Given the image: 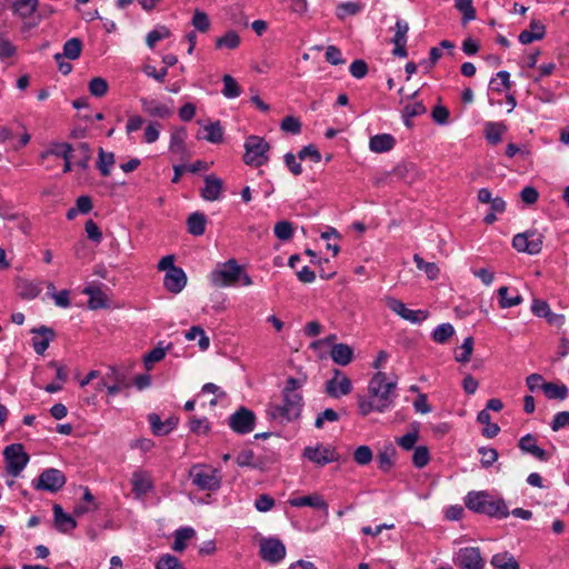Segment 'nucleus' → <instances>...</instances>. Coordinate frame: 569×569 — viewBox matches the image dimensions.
<instances>
[{
	"label": "nucleus",
	"mask_w": 569,
	"mask_h": 569,
	"mask_svg": "<svg viewBox=\"0 0 569 569\" xmlns=\"http://www.w3.org/2000/svg\"><path fill=\"white\" fill-rule=\"evenodd\" d=\"M170 37V31L166 27H161L160 29L152 30L147 36V44L152 49L154 48L156 43L164 38Z\"/></svg>",
	"instance_id": "61"
},
{
	"label": "nucleus",
	"mask_w": 569,
	"mask_h": 569,
	"mask_svg": "<svg viewBox=\"0 0 569 569\" xmlns=\"http://www.w3.org/2000/svg\"><path fill=\"white\" fill-rule=\"evenodd\" d=\"M131 482H132V491L137 498L147 493L152 488V482L150 480V477L144 472H140V471L134 472L132 476Z\"/></svg>",
	"instance_id": "30"
},
{
	"label": "nucleus",
	"mask_w": 569,
	"mask_h": 569,
	"mask_svg": "<svg viewBox=\"0 0 569 569\" xmlns=\"http://www.w3.org/2000/svg\"><path fill=\"white\" fill-rule=\"evenodd\" d=\"M302 456L318 466H325L339 459V455L335 449L323 447L322 445L306 447Z\"/></svg>",
	"instance_id": "14"
},
{
	"label": "nucleus",
	"mask_w": 569,
	"mask_h": 569,
	"mask_svg": "<svg viewBox=\"0 0 569 569\" xmlns=\"http://www.w3.org/2000/svg\"><path fill=\"white\" fill-rule=\"evenodd\" d=\"M186 137H187V132L183 127L176 129L171 133L170 146H169V150L172 153L179 154L182 158L189 156L187 147H186V141H184Z\"/></svg>",
	"instance_id": "26"
},
{
	"label": "nucleus",
	"mask_w": 569,
	"mask_h": 569,
	"mask_svg": "<svg viewBox=\"0 0 569 569\" xmlns=\"http://www.w3.org/2000/svg\"><path fill=\"white\" fill-rule=\"evenodd\" d=\"M187 284V276L179 267H172L167 271L163 280L164 288L172 293H179Z\"/></svg>",
	"instance_id": "17"
},
{
	"label": "nucleus",
	"mask_w": 569,
	"mask_h": 569,
	"mask_svg": "<svg viewBox=\"0 0 569 569\" xmlns=\"http://www.w3.org/2000/svg\"><path fill=\"white\" fill-rule=\"evenodd\" d=\"M71 151H72V146L70 143L54 142L51 144V147L48 150L40 153V158L46 159L49 156L61 157L64 160L63 172H69V171H71Z\"/></svg>",
	"instance_id": "18"
},
{
	"label": "nucleus",
	"mask_w": 569,
	"mask_h": 569,
	"mask_svg": "<svg viewBox=\"0 0 569 569\" xmlns=\"http://www.w3.org/2000/svg\"><path fill=\"white\" fill-rule=\"evenodd\" d=\"M140 102L142 110L151 117L166 119L172 116V110L166 104L158 103L157 101L147 98H141Z\"/></svg>",
	"instance_id": "25"
},
{
	"label": "nucleus",
	"mask_w": 569,
	"mask_h": 569,
	"mask_svg": "<svg viewBox=\"0 0 569 569\" xmlns=\"http://www.w3.org/2000/svg\"><path fill=\"white\" fill-rule=\"evenodd\" d=\"M455 333V329L450 323L438 326L432 332V339L438 343H446Z\"/></svg>",
	"instance_id": "45"
},
{
	"label": "nucleus",
	"mask_w": 569,
	"mask_h": 569,
	"mask_svg": "<svg viewBox=\"0 0 569 569\" xmlns=\"http://www.w3.org/2000/svg\"><path fill=\"white\" fill-rule=\"evenodd\" d=\"M243 162L254 168L262 167L269 161L270 144L264 138L259 136H249L244 141Z\"/></svg>",
	"instance_id": "2"
},
{
	"label": "nucleus",
	"mask_w": 569,
	"mask_h": 569,
	"mask_svg": "<svg viewBox=\"0 0 569 569\" xmlns=\"http://www.w3.org/2000/svg\"><path fill=\"white\" fill-rule=\"evenodd\" d=\"M101 386H106L108 395L114 396L120 391L131 387L128 375L117 367H109L108 371L101 377Z\"/></svg>",
	"instance_id": "9"
},
{
	"label": "nucleus",
	"mask_w": 569,
	"mask_h": 569,
	"mask_svg": "<svg viewBox=\"0 0 569 569\" xmlns=\"http://www.w3.org/2000/svg\"><path fill=\"white\" fill-rule=\"evenodd\" d=\"M491 565L497 569H520L518 561L507 551L495 555Z\"/></svg>",
	"instance_id": "33"
},
{
	"label": "nucleus",
	"mask_w": 569,
	"mask_h": 569,
	"mask_svg": "<svg viewBox=\"0 0 569 569\" xmlns=\"http://www.w3.org/2000/svg\"><path fill=\"white\" fill-rule=\"evenodd\" d=\"M455 563L461 569H483L485 566L480 549L477 547L461 548L457 553Z\"/></svg>",
	"instance_id": "13"
},
{
	"label": "nucleus",
	"mask_w": 569,
	"mask_h": 569,
	"mask_svg": "<svg viewBox=\"0 0 569 569\" xmlns=\"http://www.w3.org/2000/svg\"><path fill=\"white\" fill-rule=\"evenodd\" d=\"M430 460L429 450L426 446H419L415 449L412 463L417 468H423Z\"/></svg>",
	"instance_id": "52"
},
{
	"label": "nucleus",
	"mask_w": 569,
	"mask_h": 569,
	"mask_svg": "<svg viewBox=\"0 0 569 569\" xmlns=\"http://www.w3.org/2000/svg\"><path fill=\"white\" fill-rule=\"evenodd\" d=\"M353 460L360 465L366 466L372 460V450L368 446H360L353 452Z\"/></svg>",
	"instance_id": "56"
},
{
	"label": "nucleus",
	"mask_w": 569,
	"mask_h": 569,
	"mask_svg": "<svg viewBox=\"0 0 569 569\" xmlns=\"http://www.w3.org/2000/svg\"><path fill=\"white\" fill-rule=\"evenodd\" d=\"M181 567L182 563L179 559L169 553L161 556L156 565V569H179Z\"/></svg>",
	"instance_id": "58"
},
{
	"label": "nucleus",
	"mask_w": 569,
	"mask_h": 569,
	"mask_svg": "<svg viewBox=\"0 0 569 569\" xmlns=\"http://www.w3.org/2000/svg\"><path fill=\"white\" fill-rule=\"evenodd\" d=\"M478 451L482 456L481 466L483 468L491 467L498 460L499 455L495 448L481 447V448H479Z\"/></svg>",
	"instance_id": "57"
},
{
	"label": "nucleus",
	"mask_w": 569,
	"mask_h": 569,
	"mask_svg": "<svg viewBox=\"0 0 569 569\" xmlns=\"http://www.w3.org/2000/svg\"><path fill=\"white\" fill-rule=\"evenodd\" d=\"M239 44H240V37L233 30L226 32L222 37L217 38V40H216L217 48L226 47L228 49H236V48H238Z\"/></svg>",
	"instance_id": "43"
},
{
	"label": "nucleus",
	"mask_w": 569,
	"mask_h": 569,
	"mask_svg": "<svg viewBox=\"0 0 569 569\" xmlns=\"http://www.w3.org/2000/svg\"><path fill=\"white\" fill-rule=\"evenodd\" d=\"M396 144V140L391 134L382 133L370 138L369 148L372 152L381 153L391 150Z\"/></svg>",
	"instance_id": "27"
},
{
	"label": "nucleus",
	"mask_w": 569,
	"mask_h": 569,
	"mask_svg": "<svg viewBox=\"0 0 569 569\" xmlns=\"http://www.w3.org/2000/svg\"><path fill=\"white\" fill-rule=\"evenodd\" d=\"M396 456V450L395 448H387L385 451H381L379 455H378V462H379V468L385 471V472H388L392 466H393V461H392V458Z\"/></svg>",
	"instance_id": "53"
},
{
	"label": "nucleus",
	"mask_w": 569,
	"mask_h": 569,
	"mask_svg": "<svg viewBox=\"0 0 569 569\" xmlns=\"http://www.w3.org/2000/svg\"><path fill=\"white\" fill-rule=\"evenodd\" d=\"M541 389L549 399L563 400L568 395V388L565 385L547 382L545 385H541Z\"/></svg>",
	"instance_id": "39"
},
{
	"label": "nucleus",
	"mask_w": 569,
	"mask_h": 569,
	"mask_svg": "<svg viewBox=\"0 0 569 569\" xmlns=\"http://www.w3.org/2000/svg\"><path fill=\"white\" fill-rule=\"evenodd\" d=\"M192 26L200 32H207L210 28V20L206 12L196 9L192 17Z\"/></svg>",
	"instance_id": "51"
},
{
	"label": "nucleus",
	"mask_w": 569,
	"mask_h": 569,
	"mask_svg": "<svg viewBox=\"0 0 569 569\" xmlns=\"http://www.w3.org/2000/svg\"><path fill=\"white\" fill-rule=\"evenodd\" d=\"M66 476L56 468L43 470L34 481L36 490L58 492L66 485Z\"/></svg>",
	"instance_id": "10"
},
{
	"label": "nucleus",
	"mask_w": 569,
	"mask_h": 569,
	"mask_svg": "<svg viewBox=\"0 0 569 569\" xmlns=\"http://www.w3.org/2000/svg\"><path fill=\"white\" fill-rule=\"evenodd\" d=\"M171 347H172V345L169 343L167 347L163 348V347H161V342H160L158 347H156L150 352L144 355L143 363H144V367L147 368V370H150L152 368L153 363L161 361L166 356V351L171 349Z\"/></svg>",
	"instance_id": "36"
},
{
	"label": "nucleus",
	"mask_w": 569,
	"mask_h": 569,
	"mask_svg": "<svg viewBox=\"0 0 569 569\" xmlns=\"http://www.w3.org/2000/svg\"><path fill=\"white\" fill-rule=\"evenodd\" d=\"M17 53V47L0 34V59L4 60L7 58H11Z\"/></svg>",
	"instance_id": "59"
},
{
	"label": "nucleus",
	"mask_w": 569,
	"mask_h": 569,
	"mask_svg": "<svg viewBox=\"0 0 569 569\" xmlns=\"http://www.w3.org/2000/svg\"><path fill=\"white\" fill-rule=\"evenodd\" d=\"M223 81V94L227 98H236L240 94V87L236 82V80L230 74H224L222 78Z\"/></svg>",
	"instance_id": "54"
},
{
	"label": "nucleus",
	"mask_w": 569,
	"mask_h": 569,
	"mask_svg": "<svg viewBox=\"0 0 569 569\" xmlns=\"http://www.w3.org/2000/svg\"><path fill=\"white\" fill-rule=\"evenodd\" d=\"M260 557L270 563H277L286 556V547L277 538H263L260 540Z\"/></svg>",
	"instance_id": "12"
},
{
	"label": "nucleus",
	"mask_w": 569,
	"mask_h": 569,
	"mask_svg": "<svg viewBox=\"0 0 569 569\" xmlns=\"http://www.w3.org/2000/svg\"><path fill=\"white\" fill-rule=\"evenodd\" d=\"M82 42L79 38H71L63 46V57L74 60L78 59L81 54Z\"/></svg>",
	"instance_id": "42"
},
{
	"label": "nucleus",
	"mask_w": 569,
	"mask_h": 569,
	"mask_svg": "<svg viewBox=\"0 0 569 569\" xmlns=\"http://www.w3.org/2000/svg\"><path fill=\"white\" fill-rule=\"evenodd\" d=\"M301 122L298 118L293 116H287L282 119L280 128L284 132H289L292 134H298L301 131Z\"/></svg>",
	"instance_id": "55"
},
{
	"label": "nucleus",
	"mask_w": 569,
	"mask_h": 569,
	"mask_svg": "<svg viewBox=\"0 0 569 569\" xmlns=\"http://www.w3.org/2000/svg\"><path fill=\"white\" fill-rule=\"evenodd\" d=\"M89 296L88 308L91 310L107 309L110 307L108 296L99 288L94 286H88L82 291Z\"/></svg>",
	"instance_id": "21"
},
{
	"label": "nucleus",
	"mask_w": 569,
	"mask_h": 569,
	"mask_svg": "<svg viewBox=\"0 0 569 569\" xmlns=\"http://www.w3.org/2000/svg\"><path fill=\"white\" fill-rule=\"evenodd\" d=\"M419 435L418 431L408 432L407 435L397 438V443L405 450H411L415 448L416 442L418 441Z\"/></svg>",
	"instance_id": "63"
},
{
	"label": "nucleus",
	"mask_w": 569,
	"mask_h": 569,
	"mask_svg": "<svg viewBox=\"0 0 569 569\" xmlns=\"http://www.w3.org/2000/svg\"><path fill=\"white\" fill-rule=\"evenodd\" d=\"M240 276L241 266L232 258L223 263H219L210 273V280L218 288L231 287L238 283Z\"/></svg>",
	"instance_id": "5"
},
{
	"label": "nucleus",
	"mask_w": 569,
	"mask_h": 569,
	"mask_svg": "<svg viewBox=\"0 0 569 569\" xmlns=\"http://www.w3.org/2000/svg\"><path fill=\"white\" fill-rule=\"evenodd\" d=\"M455 7L463 14V24L476 19V9L472 6V0H456Z\"/></svg>",
	"instance_id": "44"
},
{
	"label": "nucleus",
	"mask_w": 569,
	"mask_h": 569,
	"mask_svg": "<svg viewBox=\"0 0 569 569\" xmlns=\"http://www.w3.org/2000/svg\"><path fill=\"white\" fill-rule=\"evenodd\" d=\"M339 415L333 409H326L321 413L318 415L315 421V427L317 429H321L323 427L325 421H338Z\"/></svg>",
	"instance_id": "64"
},
{
	"label": "nucleus",
	"mask_w": 569,
	"mask_h": 569,
	"mask_svg": "<svg viewBox=\"0 0 569 569\" xmlns=\"http://www.w3.org/2000/svg\"><path fill=\"white\" fill-rule=\"evenodd\" d=\"M386 305L391 311H393L395 313H397L405 320H408L413 323L420 322L421 320H425L428 317V313L426 311L410 310L406 307V305L402 301H400L393 297H387Z\"/></svg>",
	"instance_id": "15"
},
{
	"label": "nucleus",
	"mask_w": 569,
	"mask_h": 569,
	"mask_svg": "<svg viewBox=\"0 0 569 569\" xmlns=\"http://www.w3.org/2000/svg\"><path fill=\"white\" fill-rule=\"evenodd\" d=\"M273 231H274L276 237L282 241L290 240L293 236L292 223L287 220L277 222L274 224Z\"/></svg>",
	"instance_id": "49"
},
{
	"label": "nucleus",
	"mask_w": 569,
	"mask_h": 569,
	"mask_svg": "<svg viewBox=\"0 0 569 569\" xmlns=\"http://www.w3.org/2000/svg\"><path fill=\"white\" fill-rule=\"evenodd\" d=\"M413 261L419 270L426 272L429 280H435L440 273L439 267L435 262H426L419 254H413Z\"/></svg>",
	"instance_id": "37"
},
{
	"label": "nucleus",
	"mask_w": 569,
	"mask_h": 569,
	"mask_svg": "<svg viewBox=\"0 0 569 569\" xmlns=\"http://www.w3.org/2000/svg\"><path fill=\"white\" fill-rule=\"evenodd\" d=\"M3 456L7 462L6 469L13 477H18L29 461V456L21 443L6 447Z\"/></svg>",
	"instance_id": "7"
},
{
	"label": "nucleus",
	"mask_w": 569,
	"mask_h": 569,
	"mask_svg": "<svg viewBox=\"0 0 569 569\" xmlns=\"http://www.w3.org/2000/svg\"><path fill=\"white\" fill-rule=\"evenodd\" d=\"M358 407L360 415L363 417L368 416L373 410L383 412V405H378L371 397H369V399L359 398Z\"/></svg>",
	"instance_id": "50"
},
{
	"label": "nucleus",
	"mask_w": 569,
	"mask_h": 569,
	"mask_svg": "<svg viewBox=\"0 0 569 569\" xmlns=\"http://www.w3.org/2000/svg\"><path fill=\"white\" fill-rule=\"evenodd\" d=\"M92 150L87 142H81L78 144L76 149L72 148L71 159H77V166L83 170L89 168V162L91 160Z\"/></svg>",
	"instance_id": "31"
},
{
	"label": "nucleus",
	"mask_w": 569,
	"mask_h": 569,
	"mask_svg": "<svg viewBox=\"0 0 569 569\" xmlns=\"http://www.w3.org/2000/svg\"><path fill=\"white\" fill-rule=\"evenodd\" d=\"M206 134L202 137L211 143H221L223 141V128L219 121L211 122L203 127Z\"/></svg>",
	"instance_id": "35"
},
{
	"label": "nucleus",
	"mask_w": 569,
	"mask_h": 569,
	"mask_svg": "<svg viewBox=\"0 0 569 569\" xmlns=\"http://www.w3.org/2000/svg\"><path fill=\"white\" fill-rule=\"evenodd\" d=\"M466 507L489 517L506 518L509 509L503 499L491 500L487 492H470L466 498Z\"/></svg>",
	"instance_id": "1"
},
{
	"label": "nucleus",
	"mask_w": 569,
	"mask_h": 569,
	"mask_svg": "<svg viewBox=\"0 0 569 569\" xmlns=\"http://www.w3.org/2000/svg\"><path fill=\"white\" fill-rule=\"evenodd\" d=\"M194 536V530L192 528H182L176 531L174 533V542L172 549L178 552H182L187 545L186 540L191 539Z\"/></svg>",
	"instance_id": "41"
},
{
	"label": "nucleus",
	"mask_w": 569,
	"mask_h": 569,
	"mask_svg": "<svg viewBox=\"0 0 569 569\" xmlns=\"http://www.w3.org/2000/svg\"><path fill=\"white\" fill-rule=\"evenodd\" d=\"M38 4V0H17L13 9L21 18H28L37 10Z\"/></svg>",
	"instance_id": "40"
},
{
	"label": "nucleus",
	"mask_w": 569,
	"mask_h": 569,
	"mask_svg": "<svg viewBox=\"0 0 569 569\" xmlns=\"http://www.w3.org/2000/svg\"><path fill=\"white\" fill-rule=\"evenodd\" d=\"M223 190V181L214 174L204 177V187L201 190V197L208 201H216L220 198Z\"/></svg>",
	"instance_id": "19"
},
{
	"label": "nucleus",
	"mask_w": 569,
	"mask_h": 569,
	"mask_svg": "<svg viewBox=\"0 0 569 569\" xmlns=\"http://www.w3.org/2000/svg\"><path fill=\"white\" fill-rule=\"evenodd\" d=\"M459 349H460V352H456L455 359L458 362H462V363L469 362L471 359L472 352H473V338L472 337L466 338Z\"/></svg>",
	"instance_id": "46"
},
{
	"label": "nucleus",
	"mask_w": 569,
	"mask_h": 569,
	"mask_svg": "<svg viewBox=\"0 0 569 569\" xmlns=\"http://www.w3.org/2000/svg\"><path fill=\"white\" fill-rule=\"evenodd\" d=\"M507 130L503 123L488 122L485 127L486 138L491 144H497L501 140V134Z\"/></svg>",
	"instance_id": "38"
},
{
	"label": "nucleus",
	"mask_w": 569,
	"mask_h": 569,
	"mask_svg": "<svg viewBox=\"0 0 569 569\" xmlns=\"http://www.w3.org/2000/svg\"><path fill=\"white\" fill-rule=\"evenodd\" d=\"M256 422L254 413L244 408H239L234 413H232L229 418V427L237 433H249L253 430Z\"/></svg>",
	"instance_id": "11"
},
{
	"label": "nucleus",
	"mask_w": 569,
	"mask_h": 569,
	"mask_svg": "<svg viewBox=\"0 0 569 569\" xmlns=\"http://www.w3.org/2000/svg\"><path fill=\"white\" fill-rule=\"evenodd\" d=\"M508 287H500L498 289L499 305L502 309L511 308L522 302V298L519 295H516L511 297V299H508Z\"/></svg>",
	"instance_id": "48"
},
{
	"label": "nucleus",
	"mask_w": 569,
	"mask_h": 569,
	"mask_svg": "<svg viewBox=\"0 0 569 569\" xmlns=\"http://www.w3.org/2000/svg\"><path fill=\"white\" fill-rule=\"evenodd\" d=\"M88 88L92 96L101 98L108 92L109 86L106 79L96 77L90 80Z\"/></svg>",
	"instance_id": "47"
},
{
	"label": "nucleus",
	"mask_w": 569,
	"mask_h": 569,
	"mask_svg": "<svg viewBox=\"0 0 569 569\" xmlns=\"http://www.w3.org/2000/svg\"><path fill=\"white\" fill-rule=\"evenodd\" d=\"M333 373L335 377L326 382V392L332 398L349 395L352 390L351 380L342 376L338 381V377L342 375L339 369H335Z\"/></svg>",
	"instance_id": "16"
},
{
	"label": "nucleus",
	"mask_w": 569,
	"mask_h": 569,
	"mask_svg": "<svg viewBox=\"0 0 569 569\" xmlns=\"http://www.w3.org/2000/svg\"><path fill=\"white\" fill-rule=\"evenodd\" d=\"M292 507H312L317 509L327 510L328 505L320 495L313 493L309 496L298 497L289 500Z\"/></svg>",
	"instance_id": "29"
},
{
	"label": "nucleus",
	"mask_w": 569,
	"mask_h": 569,
	"mask_svg": "<svg viewBox=\"0 0 569 569\" xmlns=\"http://www.w3.org/2000/svg\"><path fill=\"white\" fill-rule=\"evenodd\" d=\"M114 153L106 152L102 148H99L97 168L101 176L109 177L110 168L114 164Z\"/></svg>",
	"instance_id": "34"
},
{
	"label": "nucleus",
	"mask_w": 569,
	"mask_h": 569,
	"mask_svg": "<svg viewBox=\"0 0 569 569\" xmlns=\"http://www.w3.org/2000/svg\"><path fill=\"white\" fill-rule=\"evenodd\" d=\"M546 34V28L545 26L537 20H532L530 22V30H523L519 34V41L522 44H529L533 42L535 40H541Z\"/></svg>",
	"instance_id": "28"
},
{
	"label": "nucleus",
	"mask_w": 569,
	"mask_h": 569,
	"mask_svg": "<svg viewBox=\"0 0 569 569\" xmlns=\"http://www.w3.org/2000/svg\"><path fill=\"white\" fill-rule=\"evenodd\" d=\"M543 234L536 230H528L513 237L512 246L519 252L538 254L542 250Z\"/></svg>",
	"instance_id": "8"
},
{
	"label": "nucleus",
	"mask_w": 569,
	"mask_h": 569,
	"mask_svg": "<svg viewBox=\"0 0 569 569\" xmlns=\"http://www.w3.org/2000/svg\"><path fill=\"white\" fill-rule=\"evenodd\" d=\"M206 216L201 212H193L187 219L188 231L192 236H202L206 231Z\"/></svg>",
	"instance_id": "32"
},
{
	"label": "nucleus",
	"mask_w": 569,
	"mask_h": 569,
	"mask_svg": "<svg viewBox=\"0 0 569 569\" xmlns=\"http://www.w3.org/2000/svg\"><path fill=\"white\" fill-rule=\"evenodd\" d=\"M189 477L201 490L213 491L220 488L221 478L218 475L217 469H211L204 465H196L189 471Z\"/></svg>",
	"instance_id": "6"
},
{
	"label": "nucleus",
	"mask_w": 569,
	"mask_h": 569,
	"mask_svg": "<svg viewBox=\"0 0 569 569\" xmlns=\"http://www.w3.org/2000/svg\"><path fill=\"white\" fill-rule=\"evenodd\" d=\"M330 356L335 363L347 366L353 359V349L346 343H333Z\"/></svg>",
	"instance_id": "24"
},
{
	"label": "nucleus",
	"mask_w": 569,
	"mask_h": 569,
	"mask_svg": "<svg viewBox=\"0 0 569 569\" xmlns=\"http://www.w3.org/2000/svg\"><path fill=\"white\" fill-rule=\"evenodd\" d=\"M397 387V379L387 381L386 373L379 371L369 381V396L378 403L383 405V411L392 403V395Z\"/></svg>",
	"instance_id": "3"
},
{
	"label": "nucleus",
	"mask_w": 569,
	"mask_h": 569,
	"mask_svg": "<svg viewBox=\"0 0 569 569\" xmlns=\"http://www.w3.org/2000/svg\"><path fill=\"white\" fill-rule=\"evenodd\" d=\"M301 401L302 397L299 393L288 392V395H283L281 405L270 406L269 415L272 419L280 420L281 422L296 419L301 412Z\"/></svg>",
	"instance_id": "4"
},
{
	"label": "nucleus",
	"mask_w": 569,
	"mask_h": 569,
	"mask_svg": "<svg viewBox=\"0 0 569 569\" xmlns=\"http://www.w3.org/2000/svg\"><path fill=\"white\" fill-rule=\"evenodd\" d=\"M53 525L58 531L68 533L77 527V521L60 505H53Z\"/></svg>",
	"instance_id": "20"
},
{
	"label": "nucleus",
	"mask_w": 569,
	"mask_h": 569,
	"mask_svg": "<svg viewBox=\"0 0 569 569\" xmlns=\"http://www.w3.org/2000/svg\"><path fill=\"white\" fill-rule=\"evenodd\" d=\"M408 30H409L408 23L398 20L396 22V34L392 39L393 44H399V43L406 44Z\"/></svg>",
	"instance_id": "62"
},
{
	"label": "nucleus",
	"mask_w": 569,
	"mask_h": 569,
	"mask_svg": "<svg viewBox=\"0 0 569 569\" xmlns=\"http://www.w3.org/2000/svg\"><path fill=\"white\" fill-rule=\"evenodd\" d=\"M238 466L240 467H253L259 468V463L254 461V453L252 450H243L241 451L236 459Z\"/></svg>",
	"instance_id": "60"
},
{
	"label": "nucleus",
	"mask_w": 569,
	"mask_h": 569,
	"mask_svg": "<svg viewBox=\"0 0 569 569\" xmlns=\"http://www.w3.org/2000/svg\"><path fill=\"white\" fill-rule=\"evenodd\" d=\"M31 332L40 335L42 337L41 339L33 338L32 346L38 355H43L44 351L48 349L50 341H52L56 338L54 330L50 327L41 326L39 328H33Z\"/></svg>",
	"instance_id": "22"
},
{
	"label": "nucleus",
	"mask_w": 569,
	"mask_h": 569,
	"mask_svg": "<svg viewBox=\"0 0 569 569\" xmlns=\"http://www.w3.org/2000/svg\"><path fill=\"white\" fill-rule=\"evenodd\" d=\"M518 447L521 451L532 455L540 461H547L549 459V453L537 445L536 437L530 433L519 440Z\"/></svg>",
	"instance_id": "23"
}]
</instances>
